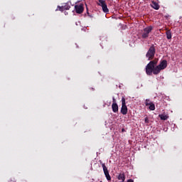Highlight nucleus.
<instances>
[{"label": "nucleus", "instance_id": "1", "mask_svg": "<svg viewBox=\"0 0 182 182\" xmlns=\"http://www.w3.org/2000/svg\"><path fill=\"white\" fill-rule=\"evenodd\" d=\"M159 63V58H155L154 60L150 61L146 66V73L148 76H151V75H159L161 72V69L157 63Z\"/></svg>", "mask_w": 182, "mask_h": 182}, {"label": "nucleus", "instance_id": "2", "mask_svg": "<svg viewBox=\"0 0 182 182\" xmlns=\"http://www.w3.org/2000/svg\"><path fill=\"white\" fill-rule=\"evenodd\" d=\"M156 55V47L154 44L148 50L146 56L148 58V60H153L154 59V55Z\"/></svg>", "mask_w": 182, "mask_h": 182}, {"label": "nucleus", "instance_id": "3", "mask_svg": "<svg viewBox=\"0 0 182 182\" xmlns=\"http://www.w3.org/2000/svg\"><path fill=\"white\" fill-rule=\"evenodd\" d=\"M153 31V26H149L148 27H146L143 29L141 31V38L142 39H147L149 38L150 33Z\"/></svg>", "mask_w": 182, "mask_h": 182}, {"label": "nucleus", "instance_id": "4", "mask_svg": "<svg viewBox=\"0 0 182 182\" xmlns=\"http://www.w3.org/2000/svg\"><path fill=\"white\" fill-rule=\"evenodd\" d=\"M128 112L127 106L126 105V99L124 97L122 98V107H121V113L122 114L126 115Z\"/></svg>", "mask_w": 182, "mask_h": 182}, {"label": "nucleus", "instance_id": "5", "mask_svg": "<svg viewBox=\"0 0 182 182\" xmlns=\"http://www.w3.org/2000/svg\"><path fill=\"white\" fill-rule=\"evenodd\" d=\"M102 167L103 168V171H104L105 176L107 181H110L112 180V177L110 176V174L109 173V170H107L106 165L105 164H102Z\"/></svg>", "mask_w": 182, "mask_h": 182}, {"label": "nucleus", "instance_id": "6", "mask_svg": "<svg viewBox=\"0 0 182 182\" xmlns=\"http://www.w3.org/2000/svg\"><path fill=\"white\" fill-rule=\"evenodd\" d=\"M75 10L77 14H83L85 9L83 8V4L75 5Z\"/></svg>", "mask_w": 182, "mask_h": 182}, {"label": "nucleus", "instance_id": "7", "mask_svg": "<svg viewBox=\"0 0 182 182\" xmlns=\"http://www.w3.org/2000/svg\"><path fill=\"white\" fill-rule=\"evenodd\" d=\"M100 6H102L103 12L105 14L109 13V9L107 8V4H106V2H101L98 4Z\"/></svg>", "mask_w": 182, "mask_h": 182}, {"label": "nucleus", "instance_id": "8", "mask_svg": "<svg viewBox=\"0 0 182 182\" xmlns=\"http://www.w3.org/2000/svg\"><path fill=\"white\" fill-rule=\"evenodd\" d=\"M162 70L167 68V60H164L161 61L160 64L158 65Z\"/></svg>", "mask_w": 182, "mask_h": 182}, {"label": "nucleus", "instance_id": "9", "mask_svg": "<svg viewBox=\"0 0 182 182\" xmlns=\"http://www.w3.org/2000/svg\"><path fill=\"white\" fill-rule=\"evenodd\" d=\"M151 8L154 9H156V11H159L160 9V5L156 1H152L151 4Z\"/></svg>", "mask_w": 182, "mask_h": 182}, {"label": "nucleus", "instance_id": "10", "mask_svg": "<svg viewBox=\"0 0 182 182\" xmlns=\"http://www.w3.org/2000/svg\"><path fill=\"white\" fill-rule=\"evenodd\" d=\"M112 109L114 113H117L119 112V105L117 104H112Z\"/></svg>", "mask_w": 182, "mask_h": 182}, {"label": "nucleus", "instance_id": "11", "mask_svg": "<svg viewBox=\"0 0 182 182\" xmlns=\"http://www.w3.org/2000/svg\"><path fill=\"white\" fill-rule=\"evenodd\" d=\"M117 178L118 180H122V182H124V180H126V176L124 173H119Z\"/></svg>", "mask_w": 182, "mask_h": 182}, {"label": "nucleus", "instance_id": "12", "mask_svg": "<svg viewBox=\"0 0 182 182\" xmlns=\"http://www.w3.org/2000/svg\"><path fill=\"white\" fill-rule=\"evenodd\" d=\"M159 117H160L161 120H167V119H168V115L159 114Z\"/></svg>", "mask_w": 182, "mask_h": 182}, {"label": "nucleus", "instance_id": "13", "mask_svg": "<svg viewBox=\"0 0 182 182\" xmlns=\"http://www.w3.org/2000/svg\"><path fill=\"white\" fill-rule=\"evenodd\" d=\"M166 38L167 39H171V31L170 30H167L166 32Z\"/></svg>", "mask_w": 182, "mask_h": 182}, {"label": "nucleus", "instance_id": "14", "mask_svg": "<svg viewBox=\"0 0 182 182\" xmlns=\"http://www.w3.org/2000/svg\"><path fill=\"white\" fill-rule=\"evenodd\" d=\"M149 106V110H156V105H154V103L152 102V104H150Z\"/></svg>", "mask_w": 182, "mask_h": 182}, {"label": "nucleus", "instance_id": "15", "mask_svg": "<svg viewBox=\"0 0 182 182\" xmlns=\"http://www.w3.org/2000/svg\"><path fill=\"white\" fill-rule=\"evenodd\" d=\"M63 6L65 11H68V9H70V5H69L68 3H66Z\"/></svg>", "mask_w": 182, "mask_h": 182}, {"label": "nucleus", "instance_id": "16", "mask_svg": "<svg viewBox=\"0 0 182 182\" xmlns=\"http://www.w3.org/2000/svg\"><path fill=\"white\" fill-rule=\"evenodd\" d=\"M153 102H151V101L149 99H146L145 100V106H149L150 105H151Z\"/></svg>", "mask_w": 182, "mask_h": 182}, {"label": "nucleus", "instance_id": "17", "mask_svg": "<svg viewBox=\"0 0 182 182\" xmlns=\"http://www.w3.org/2000/svg\"><path fill=\"white\" fill-rule=\"evenodd\" d=\"M58 11H60L61 12H63V11H65V7L63 6H58Z\"/></svg>", "mask_w": 182, "mask_h": 182}, {"label": "nucleus", "instance_id": "18", "mask_svg": "<svg viewBox=\"0 0 182 182\" xmlns=\"http://www.w3.org/2000/svg\"><path fill=\"white\" fill-rule=\"evenodd\" d=\"M117 105V102L116 101V98H114V97H112V105Z\"/></svg>", "mask_w": 182, "mask_h": 182}, {"label": "nucleus", "instance_id": "19", "mask_svg": "<svg viewBox=\"0 0 182 182\" xmlns=\"http://www.w3.org/2000/svg\"><path fill=\"white\" fill-rule=\"evenodd\" d=\"M144 122H145V123H146V124H149V118H148V117H146V118L144 119Z\"/></svg>", "mask_w": 182, "mask_h": 182}, {"label": "nucleus", "instance_id": "20", "mask_svg": "<svg viewBox=\"0 0 182 182\" xmlns=\"http://www.w3.org/2000/svg\"><path fill=\"white\" fill-rule=\"evenodd\" d=\"M9 182H16V181L15 180V178H11Z\"/></svg>", "mask_w": 182, "mask_h": 182}, {"label": "nucleus", "instance_id": "21", "mask_svg": "<svg viewBox=\"0 0 182 182\" xmlns=\"http://www.w3.org/2000/svg\"><path fill=\"white\" fill-rule=\"evenodd\" d=\"M127 182H134L133 179H128Z\"/></svg>", "mask_w": 182, "mask_h": 182}, {"label": "nucleus", "instance_id": "22", "mask_svg": "<svg viewBox=\"0 0 182 182\" xmlns=\"http://www.w3.org/2000/svg\"><path fill=\"white\" fill-rule=\"evenodd\" d=\"M99 2H100V3L106 2V1H105V0H99Z\"/></svg>", "mask_w": 182, "mask_h": 182}, {"label": "nucleus", "instance_id": "23", "mask_svg": "<svg viewBox=\"0 0 182 182\" xmlns=\"http://www.w3.org/2000/svg\"><path fill=\"white\" fill-rule=\"evenodd\" d=\"M122 132H124V128L122 129Z\"/></svg>", "mask_w": 182, "mask_h": 182}]
</instances>
